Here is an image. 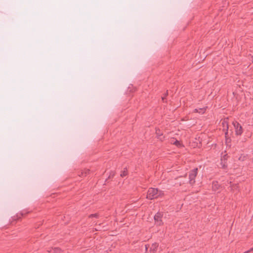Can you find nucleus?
I'll list each match as a JSON object with an SVG mask.
<instances>
[{"instance_id":"nucleus-4","label":"nucleus","mask_w":253,"mask_h":253,"mask_svg":"<svg viewBox=\"0 0 253 253\" xmlns=\"http://www.w3.org/2000/svg\"><path fill=\"white\" fill-rule=\"evenodd\" d=\"M163 216V214L162 212H158L154 216V220L155 222V224L157 225H161L163 224V222L162 220V217Z\"/></svg>"},{"instance_id":"nucleus-13","label":"nucleus","mask_w":253,"mask_h":253,"mask_svg":"<svg viewBox=\"0 0 253 253\" xmlns=\"http://www.w3.org/2000/svg\"><path fill=\"white\" fill-rule=\"evenodd\" d=\"M127 175V171L126 170H124L123 171H122L120 174L121 176L122 177H124V176H125L126 175Z\"/></svg>"},{"instance_id":"nucleus-10","label":"nucleus","mask_w":253,"mask_h":253,"mask_svg":"<svg viewBox=\"0 0 253 253\" xmlns=\"http://www.w3.org/2000/svg\"><path fill=\"white\" fill-rule=\"evenodd\" d=\"M51 253H61V251L60 249L55 248L52 249L51 251H49Z\"/></svg>"},{"instance_id":"nucleus-16","label":"nucleus","mask_w":253,"mask_h":253,"mask_svg":"<svg viewBox=\"0 0 253 253\" xmlns=\"http://www.w3.org/2000/svg\"><path fill=\"white\" fill-rule=\"evenodd\" d=\"M248 251L249 253L253 251V247L252 248L250 249V250H249Z\"/></svg>"},{"instance_id":"nucleus-9","label":"nucleus","mask_w":253,"mask_h":253,"mask_svg":"<svg viewBox=\"0 0 253 253\" xmlns=\"http://www.w3.org/2000/svg\"><path fill=\"white\" fill-rule=\"evenodd\" d=\"M170 143L176 145L177 147H181V145L180 142L177 140L172 139L171 140Z\"/></svg>"},{"instance_id":"nucleus-14","label":"nucleus","mask_w":253,"mask_h":253,"mask_svg":"<svg viewBox=\"0 0 253 253\" xmlns=\"http://www.w3.org/2000/svg\"><path fill=\"white\" fill-rule=\"evenodd\" d=\"M149 247V245H145V251L147 252L148 250V248Z\"/></svg>"},{"instance_id":"nucleus-8","label":"nucleus","mask_w":253,"mask_h":253,"mask_svg":"<svg viewBox=\"0 0 253 253\" xmlns=\"http://www.w3.org/2000/svg\"><path fill=\"white\" fill-rule=\"evenodd\" d=\"M206 108V107H204L199 109H195L194 110V112L199 113V114H203L205 112Z\"/></svg>"},{"instance_id":"nucleus-1","label":"nucleus","mask_w":253,"mask_h":253,"mask_svg":"<svg viewBox=\"0 0 253 253\" xmlns=\"http://www.w3.org/2000/svg\"><path fill=\"white\" fill-rule=\"evenodd\" d=\"M164 195L161 191H159L157 188H151L148 191L147 198L152 200L159 198Z\"/></svg>"},{"instance_id":"nucleus-7","label":"nucleus","mask_w":253,"mask_h":253,"mask_svg":"<svg viewBox=\"0 0 253 253\" xmlns=\"http://www.w3.org/2000/svg\"><path fill=\"white\" fill-rule=\"evenodd\" d=\"M219 187L220 186L217 181H213L212 182V189L213 191L215 192L217 191L219 189Z\"/></svg>"},{"instance_id":"nucleus-11","label":"nucleus","mask_w":253,"mask_h":253,"mask_svg":"<svg viewBox=\"0 0 253 253\" xmlns=\"http://www.w3.org/2000/svg\"><path fill=\"white\" fill-rule=\"evenodd\" d=\"M89 169H84V171L81 172L80 176L86 175L89 172Z\"/></svg>"},{"instance_id":"nucleus-6","label":"nucleus","mask_w":253,"mask_h":253,"mask_svg":"<svg viewBox=\"0 0 253 253\" xmlns=\"http://www.w3.org/2000/svg\"><path fill=\"white\" fill-rule=\"evenodd\" d=\"M222 126H223V130H225L226 131V134L227 133V130H228V122H227V118L226 119H225L222 123Z\"/></svg>"},{"instance_id":"nucleus-15","label":"nucleus","mask_w":253,"mask_h":253,"mask_svg":"<svg viewBox=\"0 0 253 253\" xmlns=\"http://www.w3.org/2000/svg\"><path fill=\"white\" fill-rule=\"evenodd\" d=\"M97 214H91L90 215V217H97Z\"/></svg>"},{"instance_id":"nucleus-17","label":"nucleus","mask_w":253,"mask_h":253,"mask_svg":"<svg viewBox=\"0 0 253 253\" xmlns=\"http://www.w3.org/2000/svg\"><path fill=\"white\" fill-rule=\"evenodd\" d=\"M249 253V251H247L245 252H244V253Z\"/></svg>"},{"instance_id":"nucleus-3","label":"nucleus","mask_w":253,"mask_h":253,"mask_svg":"<svg viewBox=\"0 0 253 253\" xmlns=\"http://www.w3.org/2000/svg\"><path fill=\"white\" fill-rule=\"evenodd\" d=\"M235 129L236 135H240L243 132V129L242 126L237 121H233L232 123Z\"/></svg>"},{"instance_id":"nucleus-19","label":"nucleus","mask_w":253,"mask_h":253,"mask_svg":"<svg viewBox=\"0 0 253 253\" xmlns=\"http://www.w3.org/2000/svg\"><path fill=\"white\" fill-rule=\"evenodd\" d=\"M252 61H253V59H252Z\"/></svg>"},{"instance_id":"nucleus-5","label":"nucleus","mask_w":253,"mask_h":253,"mask_svg":"<svg viewBox=\"0 0 253 253\" xmlns=\"http://www.w3.org/2000/svg\"><path fill=\"white\" fill-rule=\"evenodd\" d=\"M158 247V244L157 243H154L151 245V246L150 248L149 252L150 253H156L157 248Z\"/></svg>"},{"instance_id":"nucleus-18","label":"nucleus","mask_w":253,"mask_h":253,"mask_svg":"<svg viewBox=\"0 0 253 253\" xmlns=\"http://www.w3.org/2000/svg\"><path fill=\"white\" fill-rule=\"evenodd\" d=\"M159 138H160V139H161V140H162V138L161 137V136H160Z\"/></svg>"},{"instance_id":"nucleus-2","label":"nucleus","mask_w":253,"mask_h":253,"mask_svg":"<svg viewBox=\"0 0 253 253\" xmlns=\"http://www.w3.org/2000/svg\"><path fill=\"white\" fill-rule=\"evenodd\" d=\"M198 173V169L196 168L191 170L189 175V180L190 184L193 185L195 182V177Z\"/></svg>"},{"instance_id":"nucleus-12","label":"nucleus","mask_w":253,"mask_h":253,"mask_svg":"<svg viewBox=\"0 0 253 253\" xmlns=\"http://www.w3.org/2000/svg\"><path fill=\"white\" fill-rule=\"evenodd\" d=\"M246 158V156L244 154H242L241 155V156L239 158V160L242 161H244L245 160Z\"/></svg>"}]
</instances>
